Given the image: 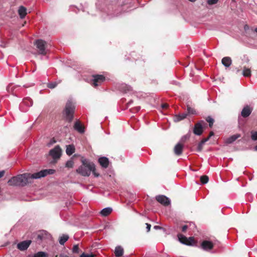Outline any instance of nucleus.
Here are the masks:
<instances>
[{
  "mask_svg": "<svg viewBox=\"0 0 257 257\" xmlns=\"http://www.w3.org/2000/svg\"><path fill=\"white\" fill-rule=\"evenodd\" d=\"M80 257H94V255L92 253L88 254L83 252L80 255Z\"/></svg>",
  "mask_w": 257,
  "mask_h": 257,
  "instance_id": "e433bc0d",
  "label": "nucleus"
},
{
  "mask_svg": "<svg viewBox=\"0 0 257 257\" xmlns=\"http://www.w3.org/2000/svg\"><path fill=\"white\" fill-rule=\"evenodd\" d=\"M92 76L93 84L94 86H98L105 80V77L102 75H93Z\"/></svg>",
  "mask_w": 257,
  "mask_h": 257,
  "instance_id": "6e6552de",
  "label": "nucleus"
},
{
  "mask_svg": "<svg viewBox=\"0 0 257 257\" xmlns=\"http://www.w3.org/2000/svg\"><path fill=\"white\" fill-rule=\"evenodd\" d=\"M69 236L67 234H63L60 237L59 242L61 245H63L68 239Z\"/></svg>",
  "mask_w": 257,
  "mask_h": 257,
  "instance_id": "393cba45",
  "label": "nucleus"
},
{
  "mask_svg": "<svg viewBox=\"0 0 257 257\" xmlns=\"http://www.w3.org/2000/svg\"><path fill=\"white\" fill-rule=\"evenodd\" d=\"M118 88L120 91L123 93H128L132 91V87L124 83L119 84Z\"/></svg>",
  "mask_w": 257,
  "mask_h": 257,
  "instance_id": "ddd939ff",
  "label": "nucleus"
},
{
  "mask_svg": "<svg viewBox=\"0 0 257 257\" xmlns=\"http://www.w3.org/2000/svg\"><path fill=\"white\" fill-rule=\"evenodd\" d=\"M18 13L21 19H24L27 14V9L23 6H20L18 10Z\"/></svg>",
  "mask_w": 257,
  "mask_h": 257,
  "instance_id": "6ab92c4d",
  "label": "nucleus"
},
{
  "mask_svg": "<svg viewBox=\"0 0 257 257\" xmlns=\"http://www.w3.org/2000/svg\"><path fill=\"white\" fill-rule=\"evenodd\" d=\"M184 138L186 139L188 138H189V137H188V136H187V135H186V136H184V137H183V138H182V139H183Z\"/></svg>",
  "mask_w": 257,
  "mask_h": 257,
  "instance_id": "09e8293b",
  "label": "nucleus"
},
{
  "mask_svg": "<svg viewBox=\"0 0 257 257\" xmlns=\"http://www.w3.org/2000/svg\"><path fill=\"white\" fill-rule=\"evenodd\" d=\"M240 137H241V135L240 134H235V135H232L231 137L227 138L225 140V143H226V144H232L235 140H236L237 139H238Z\"/></svg>",
  "mask_w": 257,
  "mask_h": 257,
  "instance_id": "f3484780",
  "label": "nucleus"
},
{
  "mask_svg": "<svg viewBox=\"0 0 257 257\" xmlns=\"http://www.w3.org/2000/svg\"><path fill=\"white\" fill-rule=\"evenodd\" d=\"M242 75L244 77H249L251 75L250 70L244 67L242 71Z\"/></svg>",
  "mask_w": 257,
  "mask_h": 257,
  "instance_id": "bb28decb",
  "label": "nucleus"
},
{
  "mask_svg": "<svg viewBox=\"0 0 257 257\" xmlns=\"http://www.w3.org/2000/svg\"><path fill=\"white\" fill-rule=\"evenodd\" d=\"M206 120L209 123V127H211L214 122L213 118L209 116L206 118Z\"/></svg>",
  "mask_w": 257,
  "mask_h": 257,
  "instance_id": "2f4dec72",
  "label": "nucleus"
},
{
  "mask_svg": "<svg viewBox=\"0 0 257 257\" xmlns=\"http://www.w3.org/2000/svg\"><path fill=\"white\" fill-rule=\"evenodd\" d=\"M209 140V138H205L202 139L201 142L198 144L197 150L198 152H201L203 149V146L205 143Z\"/></svg>",
  "mask_w": 257,
  "mask_h": 257,
  "instance_id": "b1692460",
  "label": "nucleus"
},
{
  "mask_svg": "<svg viewBox=\"0 0 257 257\" xmlns=\"http://www.w3.org/2000/svg\"><path fill=\"white\" fill-rule=\"evenodd\" d=\"M221 62L225 67H229L231 65L232 60L230 57H225L222 58Z\"/></svg>",
  "mask_w": 257,
  "mask_h": 257,
  "instance_id": "a211bd4d",
  "label": "nucleus"
},
{
  "mask_svg": "<svg viewBox=\"0 0 257 257\" xmlns=\"http://www.w3.org/2000/svg\"><path fill=\"white\" fill-rule=\"evenodd\" d=\"M48 254L44 251H39L34 254L33 257H48Z\"/></svg>",
  "mask_w": 257,
  "mask_h": 257,
  "instance_id": "cd10ccee",
  "label": "nucleus"
},
{
  "mask_svg": "<svg viewBox=\"0 0 257 257\" xmlns=\"http://www.w3.org/2000/svg\"><path fill=\"white\" fill-rule=\"evenodd\" d=\"M187 228H188V226L187 225H184L182 227V231L183 232H185V231H186V230H187Z\"/></svg>",
  "mask_w": 257,
  "mask_h": 257,
  "instance_id": "a19ab883",
  "label": "nucleus"
},
{
  "mask_svg": "<svg viewBox=\"0 0 257 257\" xmlns=\"http://www.w3.org/2000/svg\"><path fill=\"white\" fill-rule=\"evenodd\" d=\"M183 145L178 143L174 147V153L177 156H180L182 154Z\"/></svg>",
  "mask_w": 257,
  "mask_h": 257,
  "instance_id": "dca6fc26",
  "label": "nucleus"
},
{
  "mask_svg": "<svg viewBox=\"0 0 257 257\" xmlns=\"http://www.w3.org/2000/svg\"><path fill=\"white\" fill-rule=\"evenodd\" d=\"M31 243V240H30L23 241L18 244L17 247L20 250L24 251L29 247Z\"/></svg>",
  "mask_w": 257,
  "mask_h": 257,
  "instance_id": "1a4fd4ad",
  "label": "nucleus"
},
{
  "mask_svg": "<svg viewBox=\"0 0 257 257\" xmlns=\"http://www.w3.org/2000/svg\"><path fill=\"white\" fill-rule=\"evenodd\" d=\"M61 152L62 150L59 146H56L50 151L49 154L54 159H56L61 157Z\"/></svg>",
  "mask_w": 257,
  "mask_h": 257,
  "instance_id": "423d86ee",
  "label": "nucleus"
},
{
  "mask_svg": "<svg viewBox=\"0 0 257 257\" xmlns=\"http://www.w3.org/2000/svg\"><path fill=\"white\" fill-rule=\"evenodd\" d=\"M74 128L80 134H83L85 132L84 127L81 124L79 120H77L74 123Z\"/></svg>",
  "mask_w": 257,
  "mask_h": 257,
  "instance_id": "4468645a",
  "label": "nucleus"
},
{
  "mask_svg": "<svg viewBox=\"0 0 257 257\" xmlns=\"http://www.w3.org/2000/svg\"><path fill=\"white\" fill-rule=\"evenodd\" d=\"M33 104L32 100L29 97H26L23 99V101L20 105V109L22 111H27V108L24 107L25 106L27 107H30Z\"/></svg>",
  "mask_w": 257,
  "mask_h": 257,
  "instance_id": "39448f33",
  "label": "nucleus"
},
{
  "mask_svg": "<svg viewBox=\"0 0 257 257\" xmlns=\"http://www.w3.org/2000/svg\"><path fill=\"white\" fill-rule=\"evenodd\" d=\"M239 69H236V72H239Z\"/></svg>",
  "mask_w": 257,
  "mask_h": 257,
  "instance_id": "864d4df0",
  "label": "nucleus"
},
{
  "mask_svg": "<svg viewBox=\"0 0 257 257\" xmlns=\"http://www.w3.org/2000/svg\"><path fill=\"white\" fill-rule=\"evenodd\" d=\"M140 109H141L140 106H137V107H135L130 109V111L131 112H132L133 113H136V112H138L140 110Z\"/></svg>",
  "mask_w": 257,
  "mask_h": 257,
  "instance_id": "4c0bfd02",
  "label": "nucleus"
},
{
  "mask_svg": "<svg viewBox=\"0 0 257 257\" xmlns=\"http://www.w3.org/2000/svg\"><path fill=\"white\" fill-rule=\"evenodd\" d=\"M156 199L158 202L165 206L169 205L171 203V201L169 198L163 195L157 196L156 197Z\"/></svg>",
  "mask_w": 257,
  "mask_h": 257,
  "instance_id": "0eeeda50",
  "label": "nucleus"
},
{
  "mask_svg": "<svg viewBox=\"0 0 257 257\" xmlns=\"http://www.w3.org/2000/svg\"><path fill=\"white\" fill-rule=\"evenodd\" d=\"M54 172L53 169H45L33 174L24 173L11 178L8 181V183L11 186H25L31 183L33 179H40L49 174H53Z\"/></svg>",
  "mask_w": 257,
  "mask_h": 257,
  "instance_id": "f257e3e1",
  "label": "nucleus"
},
{
  "mask_svg": "<svg viewBox=\"0 0 257 257\" xmlns=\"http://www.w3.org/2000/svg\"><path fill=\"white\" fill-rule=\"evenodd\" d=\"M209 180V178L206 175L202 176L200 177V181L202 184H205L208 183Z\"/></svg>",
  "mask_w": 257,
  "mask_h": 257,
  "instance_id": "c85d7f7f",
  "label": "nucleus"
},
{
  "mask_svg": "<svg viewBox=\"0 0 257 257\" xmlns=\"http://www.w3.org/2000/svg\"><path fill=\"white\" fill-rule=\"evenodd\" d=\"M255 31L257 33V28L255 29Z\"/></svg>",
  "mask_w": 257,
  "mask_h": 257,
  "instance_id": "5fc2aeb1",
  "label": "nucleus"
},
{
  "mask_svg": "<svg viewBox=\"0 0 257 257\" xmlns=\"http://www.w3.org/2000/svg\"><path fill=\"white\" fill-rule=\"evenodd\" d=\"M242 60H244L246 62H249V59L246 55H243Z\"/></svg>",
  "mask_w": 257,
  "mask_h": 257,
  "instance_id": "79ce46f5",
  "label": "nucleus"
},
{
  "mask_svg": "<svg viewBox=\"0 0 257 257\" xmlns=\"http://www.w3.org/2000/svg\"><path fill=\"white\" fill-rule=\"evenodd\" d=\"M154 228L156 230L161 229H162V227H161L160 226H158V225H155L154 226Z\"/></svg>",
  "mask_w": 257,
  "mask_h": 257,
  "instance_id": "c03bdc74",
  "label": "nucleus"
},
{
  "mask_svg": "<svg viewBox=\"0 0 257 257\" xmlns=\"http://www.w3.org/2000/svg\"><path fill=\"white\" fill-rule=\"evenodd\" d=\"M168 106L167 104H162V107L163 108H166Z\"/></svg>",
  "mask_w": 257,
  "mask_h": 257,
  "instance_id": "49530a36",
  "label": "nucleus"
},
{
  "mask_svg": "<svg viewBox=\"0 0 257 257\" xmlns=\"http://www.w3.org/2000/svg\"><path fill=\"white\" fill-rule=\"evenodd\" d=\"M213 243L211 241L208 240H204L201 244L202 248L206 251L211 250L213 247Z\"/></svg>",
  "mask_w": 257,
  "mask_h": 257,
  "instance_id": "9b49d317",
  "label": "nucleus"
},
{
  "mask_svg": "<svg viewBox=\"0 0 257 257\" xmlns=\"http://www.w3.org/2000/svg\"><path fill=\"white\" fill-rule=\"evenodd\" d=\"M218 0H208L207 3L209 5H213L216 4Z\"/></svg>",
  "mask_w": 257,
  "mask_h": 257,
  "instance_id": "58836bf2",
  "label": "nucleus"
},
{
  "mask_svg": "<svg viewBox=\"0 0 257 257\" xmlns=\"http://www.w3.org/2000/svg\"><path fill=\"white\" fill-rule=\"evenodd\" d=\"M193 132L197 136H200L202 134L203 126L200 121L195 124Z\"/></svg>",
  "mask_w": 257,
  "mask_h": 257,
  "instance_id": "9d476101",
  "label": "nucleus"
},
{
  "mask_svg": "<svg viewBox=\"0 0 257 257\" xmlns=\"http://www.w3.org/2000/svg\"><path fill=\"white\" fill-rule=\"evenodd\" d=\"M34 45L36 46L39 54L45 55L47 52L46 42L41 39L35 41Z\"/></svg>",
  "mask_w": 257,
  "mask_h": 257,
  "instance_id": "20e7f679",
  "label": "nucleus"
},
{
  "mask_svg": "<svg viewBox=\"0 0 257 257\" xmlns=\"http://www.w3.org/2000/svg\"><path fill=\"white\" fill-rule=\"evenodd\" d=\"M5 173V171L4 170L0 171V178L4 176Z\"/></svg>",
  "mask_w": 257,
  "mask_h": 257,
  "instance_id": "37998d69",
  "label": "nucleus"
},
{
  "mask_svg": "<svg viewBox=\"0 0 257 257\" xmlns=\"http://www.w3.org/2000/svg\"><path fill=\"white\" fill-rule=\"evenodd\" d=\"M58 85V83L56 82H51L47 84V86L50 89H53L55 88Z\"/></svg>",
  "mask_w": 257,
  "mask_h": 257,
  "instance_id": "473e14b6",
  "label": "nucleus"
},
{
  "mask_svg": "<svg viewBox=\"0 0 257 257\" xmlns=\"http://www.w3.org/2000/svg\"><path fill=\"white\" fill-rule=\"evenodd\" d=\"M74 165V162L72 159H70L67 161L65 164V166L68 168H72Z\"/></svg>",
  "mask_w": 257,
  "mask_h": 257,
  "instance_id": "7c9ffc66",
  "label": "nucleus"
},
{
  "mask_svg": "<svg viewBox=\"0 0 257 257\" xmlns=\"http://www.w3.org/2000/svg\"><path fill=\"white\" fill-rule=\"evenodd\" d=\"M75 147L73 145L66 146V153L68 156L71 155L75 152Z\"/></svg>",
  "mask_w": 257,
  "mask_h": 257,
  "instance_id": "4be33fe9",
  "label": "nucleus"
},
{
  "mask_svg": "<svg viewBox=\"0 0 257 257\" xmlns=\"http://www.w3.org/2000/svg\"><path fill=\"white\" fill-rule=\"evenodd\" d=\"M251 111L252 109L249 106L246 105L242 109L241 112V115L243 117H247L251 114Z\"/></svg>",
  "mask_w": 257,
  "mask_h": 257,
  "instance_id": "2eb2a0df",
  "label": "nucleus"
},
{
  "mask_svg": "<svg viewBox=\"0 0 257 257\" xmlns=\"http://www.w3.org/2000/svg\"><path fill=\"white\" fill-rule=\"evenodd\" d=\"M79 250V246L78 244L74 245L72 248V251L73 253H78Z\"/></svg>",
  "mask_w": 257,
  "mask_h": 257,
  "instance_id": "c9c22d12",
  "label": "nucleus"
},
{
  "mask_svg": "<svg viewBox=\"0 0 257 257\" xmlns=\"http://www.w3.org/2000/svg\"><path fill=\"white\" fill-rule=\"evenodd\" d=\"M112 211V209L111 207H106L100 211V214L102 216H106L110 214Z\"/></svg>",
  "mask_w": 257,
  "mask_h": 257,
  "instance_id": "5701e85b",
  "label": "nucleus"
},
{
  "mask_svg": "<svg viewBox=\"0 0 257 257\" xmlns=\"http://www.w3.org/2000/svg\"><path fill=\"white\" fill-rule=\"evenodd\" d=\"M254 150H255V151H257V145L255 146V147H254Z\"/></svg>",
  "mask_w": 257,
  "mask_h": 257,
  "instance_id": "3c124183",
  "label": "nucleus"
},
{
  "mask_svg": "<svg viewBox=\"0 0 257 257\" xmlns=\"http://www.w3.org/2000/svg\"><path fill=\"white\" fill-rule=\"evenodd\" d=\"M95 169L94 164L89 162L86 159H84L82 160V165L76 170V172L83 176H89L92 171L95 176L98 177L99 174H95L94 172Z\"/></svg>",
  "mask_w": 257,
  "mask_h": 257,
  "instance_id": "f03ea898",
  "label": "nucleus"
},
{
  "mask_svg": "<svg viewBox=\"0 0 257 257\" xmlns=\"http://www.w3.org/2000/svg\"><path fill=\"white\" fill-rule=\"evenodd\" d=\"M115 255L116 257L121 256L123 254V249L120 246H117L115 248Z\"/></svg>",
  "mask_w": 257,
  "mask_h": 257,
  "instance_id": "412c9836",
  "label": "nucleus"
},
{
  "mask_svg": "<svg viewBox=\"0 0 257 257\" xmlns=\"http://www.w3.org/2000/svg\"><path fill=\"white\" fill-rule=\"evenodd\" d=\"M178 237H179V238L180 241L182 243H184V244H187V245H191V244H192L190 242H186V241H182V240H181V237H181L182 238H183L185 241H186V240H187V238H186V237H185V236H183L182 235H179L178 236Z\"/></svg>",
  "mask_w": 257,
  "mask_h": 257,
  "instance_id": "72a5a7b5",
  "label": "nucleus"
},
{
  "mask_svg": "<svg viewBox=\"0 0 257 257\" xmlns=\"http://www.w3.org/2000/svg\"><path fill=\"white\" fill-rule=\"evenodd\" d=\"M133 102V101L132 100H130L128 103H127V106L128 107L131 104H132Z\"/></svg>",
  "mask_w": 257,
  "mask_h": 257,
  "instance_id": "de8ad7c7",
  "label": "nucleus"
},
{
  "mask_svg": "<svg viewBox=\"0 0 257 257\" xmlns=\"http://www.w3.org/2000/svg\"><path fill=\"white\" fill-rule=\"evenodd\" d=\"M48 233L45 231H42L38 234L37 238L42 240L47 237Z\"/></svg>",
  "mask_w": 257,
  "mask_h": 257,
  "instance_id": "a878e982",
  "label": "nucleus"
},
{
  "mask_svg": "<svg viewBox=\"0 0 257 257\" xmlns=\"http://www.w3.org/2000/svg\"><path fill=\"white\" fill-rule=\"evenodd\" d=\"M189 239H190L191 241H193V238H192V237H190V238H189Z\"/></svg>",
  "mask_w": 257,
  "mask_h": 257,
  "instance_id": "603ef678",
  "label": "nucleus"
},
{
  "mask_svg": "<svg viewBox=\"0 0 257 257\" xmlns=\"http://www.w3.org/2000/svg\"><path fill=\"white\" fill-rule=\"evenodd\" d=\"M251 138L253 141L257 140V132H251Z\"/></svg>",
  "mask_w": 257,
  "mask_h": 257,
  "instance_id": "f704fd0d",
  "label": "nucleus"
},
{
  "mask_svg": "<svg viewBox=\"0 0 257 257\" xmlns=\"http://www.w3.org/2000/svg\"><path fill=\"white\" fill-rule=\"evenodd\" d=\"M214 136V133L213 132H211L209 134V136L207 138H209V139L212 136Z\"/></svg>",
  "mask_w": 257,
  "mask_h": 257,
  "instance_id": "a18cd8bd",
  "label": "nucleus"
},
{
  "mask_svg": "<svg viewBox=\"0 0 257 257\" xmlns=\"http://www.w3.org/2000/svg\"><path fill=\"white\" fill-rule=\"evenodd\" d=\"M187 114H196V111L192 107L187 105Z\"/></svg>",
  "mask_w": 257,
  "mask_h": 257,
  "instance_id": "c756f323",
  "label": "nucleus"
},
{
  "mask_svg": "<svg viewBox=\"0 0 257 257\" xmlns=\"http://www.w3.org/2000/svg\"><path fill=\"white\" fill-rule=\"evenodd\" d=\"M187 115H188V114L185 112L181 113V114H176L174 116V121L176 122L181 121V120L185 119L187 117Z\"/></svg>",
  "mask_w": 257,
  "mask_h": 257,
  "instance_id": "aec40b11",
  "label": "nucleus"
},
{
  "mask_svg": "<svg viewBox=\"0 0 257 257\" xmlns=\"http://www.w3.org/2000/svg\"><path fill=\"white\" fill-rule=\"evenodd\" d=\"M173 84H176V85H177V84H179V83L178 82H176V81H173Z\"/></svg>",
  "mask_w": 257,
  "mask_h": 257,
  "instance_id": "8fccbe9b",
  "label": "nucleus"
},
{
  "mask_svg": "<svg viewBox=\"0 0 257 257\" xmlns=\"http://www.w3.org/2000/svg\"><path fill=\"white\" fill-rule=\"evenodd\" d=\"M75 109V103L71 100H68L63 112V115L66 121L71 122L73 119Z\"/></svg>",
  "mask_w": 257,
  "mask_h": 257,
  "instance_id": "7ed1b4c3",
  "label": "nucleus"
},
{
  "mask_svg": "<svg viewBox=\"0 0 257 257\" xmlns=\"http://www.w3.org/2000/svg\"><path fill=\"white\" fill-rule=\"evenodd\" d=\"M98 162L102 168L106 169L109 164V159L105 157H102L98 159Z\"/></svg>",
  "mask_w": 257,
  "mask_h": 257,
  "instance_id": "f8f14e48",
  "label": "nucleus"
},
{
  "mask_svg": "<svg viewBox=\"0 0 257 257\" xmlns=\"http://www.w3.org/2000/svg\"><path fill=\"white\" fill-rule=\"evenodd\" d=\"M146 225L147 231L149 232L150 230L151 227V225L148 223H146Z\"/></svg>",
  "mask_w": 257,
  "mask_h": 257,
  "instance_id": "ea45409f",
  "label": "nucleus"
}]
</instances>
